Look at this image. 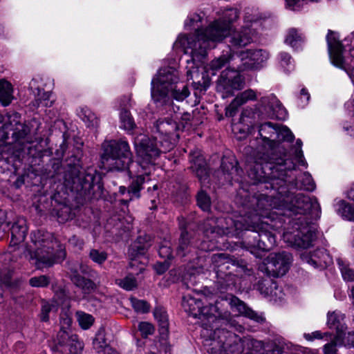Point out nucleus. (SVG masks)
<instances>
[{"label":"nucleus","mask_w":354,"mask_h":354,"mask_svg":"<svg viewBox=\"0 0 354 354\" xmlns=\"http://www.w3.org/2000/svg\"><path fill=\"white\" fill-rule=\"evenodd\" d=\"M77 321L83 329H88L93 323V318L91 315L83 312L77 313Z\"/></svg>","instance_id":"obj_46"},{"label":"nucleus","mask_w":354,"mask_h":354,"mask_svg":"<svg viewBox=\"0 0 354 354\" xmlns=\"http://www.w3.org/2000/svg\"><path fill=\"white\" fill-rule=\"evenodd\" d=\"M291 261L292 256L286 252L270 254L266 259V271L272 277L283 276L288 272Z\"/></svg>","instance_id":"obj_15"},{"label":"nucleus","mask_w":354,"mask_h":354,"mask_svg":"<svg viewBox=\"0 0 354 354\" xmlns=\"http://www.w3.org/2000/svg\"><path fill=\"white\" fill-rule=\"evenodd\" d=\"M71 279L73 283L78 288H81L84 294H88L96 288L93 281L80 276L76 269H71Z\"/></svg>","instance_id":"obj_28"},{"label":"nucleus","mask_w":354,"mask_h":354,"mask_svg":"<svg viewBox=\"0 0 354 354\" xmlns=\"http://www.w3.org/2000/svg\"><path fill=\"white\" fill-rule=\"evenodd\" d=\"M155 319L159 324V332L162 338H166L168 335V317L166 311L160 307H157L153 311Z\"/></svg>","instance_id":"obj_31"},{"label":"nucleus","mask_w":354,"mask_h":354,"mask_svg":"<svg viewBox=\"0 0 354 354\" xmlns=\"http://www.w3.org/2000/svg\"><path fill=\"white\" fill-rule=\"evenodd\" d=\"M343 279L348 281H354V270L350 268L349 265L342 259H337Z\"/></svg>","instance_id":"obj_40"},{"label":"nucleus","mask_w":354,"mask_h":354,"mask_svg":"<svg viewBox=\"0 0 354 354\" xmlns=\"http://www.w3.org/2000/svg\"><path fill=\"white\" fill-rule=\"evenodd\" d=\"M178 81V72L176 69L167 67L160 69L151 81V94L156 103H165L170 93V90Z\"/></svg>","instance_id":"obj_11"},{"label":"nucleus","mask_w":354,"mask_h":354,"mask_svg":"<svg viewBox=\"0 0 354 354\" xmlns=\"http://www.w3.org/2000/svg\"><path fill=\"white\" fill-rule=\"evenodd\" d=\"M120 115L122 127L125 130H132L135 124L130 113L126 109H122Z\"/></svg>","instance_id":"obj_42"},{"label":"nucleus","mask_w":354,"mask_h":354,"mask_svg":"<svg viewBox=\"0 0 354 354\" xmlns=\"http://www.w3.org/2000/svg\"><path fill=\"white\" fill-rule=\"evenodd\" d=\"M269 57L268 52L263 49H250L241 52L238 58L242 62V66H238L236 70L227 68L221 73L217 82V91L221 93L223 98L233 95L234 92L241 90L244 84V80L240 75V71L246 69H259L263 67Z\"/></svg>","instance_id":"obj_6"},{"label":"nucleus","mask_w":354,"mask_h":354,"mask_svg":"<svg viewBox=\"0 0 354 354\" xmlns=\"http://www.w3.org/2000/svg\"><path fill=\"white\" fill-rule=\"evenodd\" d=\"M234 58L231 55H222L221 56L213 59L206 67V71H212V75H215L223 66Z\"/></svg>","instance_id":"obj_35"},{"label":"nucleus","mask_w":354,"mask_h":354,"mask_svg":"<svg viewBox=\"0 0 354 354\" xmlns=\"http://www.w3.org/2000/svg\"><path fill=\"white\" fill-rule=\"evenodd\" d=\"M94 349L98 353L102 354H117V351L111 348L106 343L104 335L102 333H97L93 342Z\"/></svg>","instance_id":"obj_33"},{"label":"nucleus","mask_w":354,"mask_h":354,"mask_svg":"<svg viewBox=\"0 0 354 354\" xmlns=\"http://www.w3.org/2000/svg\"><path fill=\"white\" fill-rule=\"evenodd\" d=\"M211 259L217 277L226 282L232 280V277L237 276L241 272L250 274V270L245 266H239L223 253L215 254Z\"/></svg>","instance_id":"obj_13"},{"label":"nucleus","mask_w":354,"mask_h":354,"mask_svg":"<svg viewBox=\"0 0 354 354\" xmlns=\"http://www.w3.org/2000/svg\"><path fill=\"white\" fill-rule=\"evenodd\" d=\"M279 62L281 66L286 71H290L294 68L291 56L284 52H281L279 54Z\"/></svg>","instance_id":"obj_47"},{"label":"nucleus","mask_w":354,"mask_h":354,"mask_svg":"<svg viewBox=\"0 0 354 354\" xmlns=\"http://www.w3.org/2000/svg\"><path fill=\"white\" fill-rule=\"evenodd\" d=\"M138 330L142 337H147L149 335L153 334L154 328L152 324L149 322H142L138 324Z\"/></svg>","instance_id":"obj_53"},{"label":"nucleus","mask_w":354,"mask_h":354,"mask_svg":"<svg viewBox=\"0 0 354 354\" xmlns=\"http://www.w3.org/2000/svg\"><path fill=\"white\" fill-rule=\"evenodd\" d=\"M30 238V242L26 247L24 255L37 269L51 267L65 258L64 250L54 252L57 241L53 234L36 230L31 232Z\"/></svg>","instance_id":"obj_7"},{"label":"nucleus","mask_w":354,"mask_h":354,"mask_svg":"<svg viewBox=\"0 0 354 354\" xmlns=\"http://www.w3.org/2000/svg\"><path fill=\"white\" fill-rule=\"evenodd\" d=\"M155 268L158 274L164 273L168 269V264L165 262L157 263Z\"/></svg>","instance_id":"obj_62"},{"label":"nucleus","mask_w":354,"mask_h":354,"mask_svg":"<svg viewBox=\"0 0 354 354\" xmlns=\"http://www.w3.org/2000/svg\"><path fill=\"white\" fill-rule=\"evenodd\" d=\"M239 17L237 9L227 8L224 10L222 18L214 20L207 28H197L193 34L179 35L174 48H180L185 54L189 55L190 59L186 62L188 64L192 62L198 68L205 57L207 49L214 48L216 43L222 41L227 36L232 24Z\"/></svg>","instance_id":"obj_3"},{"label":"nucleus","mask_w":354,"mask_h":354,"mask_svg":"<svg viewBox=\"0 0 354 354\" xmlns=\"http://www.w3.org/2000/svg\"><path fill=\"white\" fill-rule=\"evenodd\" d=\"M218 301H221V304H223L222 309L224 311H227L224 308L225 303H226L230 306L232 311L236 313L239 315L245 316L257 322H260L262 320V318L260 316H259L252 310L249 308L243 301H241L238 297L235 296L230 295L227 297L225 299H222L218 300Z\"/></svg>","instance_id":"obj_18"},{"label":"nucleus","mask_w":354,"mask_h":354,"mask_svg":"<svg viewBox=\"0 0 354 354\" xmlns=\"http://www.w3.org/2000/svg\"><path fill=\"white\" fill-rule=\"evenodd\" d=\"M205 301L201 298H196L189 295L183 296L182 306L185 312L194 317H202L207 319L208 323H203V326L207 330H212L216 323L221 322V325L232 324L230 323L231 315L230 312L222 309L223 306L221 301L216 300L214 305L203 306Z\"/></svg>","instance_id":"obj_8"},{"label":"nucleus","mask_w":354,"mask_h":354,"mask_svg":"<svg viewBox=\"0 0 354 354\" xmlns=\"http://www.w3.org/2000/svg\"><path fill=\"white\" fill-rule=\"evenodd\" d=\"M259 135L264 141H268V145L271 149L275 148L278 144V140H283L288 142H292L294 140V135L290 130L283 127L280 128L277 124L272 122H266L259 127Z\"/></svg>","instance_id":"obj_14"},{"label":"nucleus","mask_w":354,"mask_h":354,"mask_svg":"<svg viewBox=\"0 0 354 354\" xmlns=\"http://www.w3.org/2000/svg\"><path fill=\"white\" fill-rule=\"evenodd\" d=\"M347 196L349 199L354 201V183L352 185L351 188L347 192Z\"/></svg>","instance_id":"obj_63"},{"label":"nucleus","mask_w":354,"mask_h":354,"mask_svg":"<svg viewBox=\"0 0 354 354\" xmlns=\"http://www.w3.org/2000/svg\"><path fill=\"white\" fill-rule=\"evenodd\" d=\"M335 211L344 219L354 221V205L340 200L335 205Z\"/></svg>","instance_id":"obj_34"},{"label":"nucleus","mask_w":354,"mask_h":354,"mask_svg":"<svg viewBox=\"0 0 354 354\" xmlns=\"http://www.w3.org/2000/svg\"><path fill=\"white\" fill-rule=\"evenodd\" d=\"M202 17L198 14H194L192 16L189 17L185 22V26L186 28H198V23L201 21Z\"/></svg>","instance_id":"obj_54"},{"label":"nucleus","mask_w":354,"mask_h":354,"mask_svg":"<svg viewBox=\"0 0 354 354\" xmlns=\"http://www.w3.org/2000/svg\"><path fill=\"white\" fill-rule=\"evenodd\" d=\"M266 197L257 200V209L254 212H245L236 218L232 217L207 219L204 224L205 232L208 234L239 235L246 231L243 241V247L257 257L261 252L272 250L276 244V237L272 226L261 218L268 217V209L265 207Z\"/></svg>","instance_id":"obj_1"},{"label":"nucleus","mask_w":354,"mask_h":354,"mask_svg":"<svg viewBox=\"0 0 354 354\" xmlns=\"http://www.w3.org/2000/svg\"><path fill=\"white\" fill-rule=\"evenodd\" d=\"M50 278L46 275L33 277L29 279V284L34 288L47 287L50 283Z\"/></svg>","instance_id":"obj_45"},{"label":"nucleus","mask_w":354,"mask_h":354,"mask_svg":"<svg viewBox=\"0 0 354 354\" xmlns=\"http://www.w3.org/2000/svg\"><path fill=\"white\" fill-rule=\"evenodd\" d=\"M213 330L214 337L217 336L221 344V351L225 354H253V352H259L264 348L261 341L250 337L240 339L234 333L217 328L216 326Z\"/></svg>","instance_id":"obj_10"},{"label":"nucleus","mask_w":354,"mask_h":354,"mask_svg":"<svg viewBox=\"0 0 354 354\" xmlns=\"http://www.w3.org/2000/svg\"><path fill=\"white\" fill-rule=\"evenodd\" d=\"M236 163V162L234 158H223L221 162V167L223 171L229 174H232L234 172L237 171Z\"/></svg>","instance_id":"obj_48"},{"label":"nucleus","mask_w":354,"mask_h":354,"mask_svg":"<svg viewBox=\"0 0 354 354\" xmlns=\"http://www.w3.org/2000/svg\"><path fill=\"white\" fill-rule=\"evenodd\" d=\"M254 165L252 162L247 165L248 175L256 181H261L264 177L280 178L276 176L275 171L292 170L295 164L283 158L270 157L268 154L258 152L254 158Z\"/></svg>","instance_id":"obj_9"},{"label":"nucleus","mask_w":354,"mask_h":354,"mask_svg":"<svg viewBox=\"0 0 354 354\" xmlns=\"http://www.w3.org/2000/svg\"><path fill=\"white\" fill-rule=\"evenodd\" d=\"M310 97V96L308 91L304 88H301L299 95L300 105L302 106H305L309 101Z\"/></svg>","instance_id":"obj_58"},{"label":"nucleus","mask_w":354,"mask_h":354,"mask_svg":"<svg viewBox=\"0 0 354 354\" xmlns=\"http://www.w3.org/2000/svg\"><path fill=\"white\" fill-rule=\"evenodd\" d=\"M304 337L308 341H312L315 339H322V335L319 331H315L312 333H305Z\"/></svg>","instance_id":"obj_60"},{"label":"nucleus","mask_w":354,"mask_h":354,"mask_svg":"<svg viewBox=\"0 0 354 354\" xmlns=\"http://www.w3.org/2000/svg\"><path fill=\"white\" fill-rule=\"evenodd\" d=\"M354 343V333L348 332V337H342V339H337V335L335 336V339L330 343L325 344L324 346V354H337V344H344L345 346L353 345Z\"/></svg>","instance_id":"obj_30"},{"label":"nucleus","mask_w":354,"mask_h":354,"mask_svg":"<svg viewBox=\"0 0 354 354\" xmlns=\"http://www.w3.org/2000/svg\"><path fill=\"white\" fill-rule=\"evenodd\" d=\"M295 186L297 189L313 191L315 189V184L312 176L307 172L303 173L299 179L295 182Z\"/></svg>","instance_id":"obj_36"},{"label":"nucleus","mask_w":354,"mask_h":354,"mask_svg":"<svg viewBox=\"0 0 354 354\" xmlns=\"http://www.w3.org/2000/svg\"><path fill=\"white\" fill-rule=\"evenodd\" d=\"M104 152L102 155L103 167L108 170H128L129 176L132 181L128 187V195L130 200L140 198V191L143 184L148 180L145 176L151 173V167L154 165L155 160L151 163L141 164L140 158L138 157V162L133 160V154L127 141L111 140L104 145Z\"/></svg>","instance_id":"obj_4"},{"label":"nucleus","mask_w":354,"mask_h":354,"mask_svg":"<svg viewBox=\"0 0 354 354\" xmlns=\"http://www.w3.org/2000/svg\"><path fill=\"white\" fill-rule=\"evenodd\" d=\"M150 246L149 237L147 235L139 236L131 245L129 250V255L131 257L129 267L132 270L141 264L136 258L140 255H143Z\"/></svg>","instance_id":"obj_20"},{"label":"nucleus","mask_w":354,"mask_h":354,"mask_svg":"<svg viewBox=\"0 0 354 354\" xmlns=\"http://www.w3.org/2000/svg\"><path fill=\"white\" fill-rule=\"evenodd\" d=\"M60 322L63 324V326L61 328V330H64V326H66V327H69L71 326L72 323V319L68 315H64V317H61Z\"/></svg>","instance_id":"obj_61"},{"label":"nucleus","mask_w":354,"mask_h":354,"mask_svg":"<svg viewBox=\"0 0 354 354\" xmlns=\"http://www.w3.org/2000/svg\"><path fill=\"white\" fill-rule=\"evenodd\" d=\"M191 162L190 168L196 174L202 182L205 180L208 176V171L205 158L199 150H195L190 153Z\"/></svg>","instance_id":"obj_24"},{"label":"nucleus","mask_w":354,"mask_h":354,"mask_svg":"<svg viewBox=\"0 0 354 354\" xmlns=\"http://www.w3.org/2000/svg\"><path fill=\"white\" fill-rule=\"evenodd\" d=\"M302 141L300 139H298L296 141L295 146L294 147V156L295 160L302 166H306V162L304 160L303 151L301 150Z\"/></svg>","instance_id":"obj_50"},{"label":"nucleus","mask_w":354,"mask_h":354,"mask_svg":"<svg viewBox=\"0 0 354 354\" xmlns=\"http://www.w3.org/2000/svg\"><path fill=\"white\" fill-rule=\"evenodd\" d=\"M158 253L163 259H170L172 257V251L169 243L166 242L165 244L160 246Z\"/></svg>","instance_id":"obj_55"},{"label":"nucleus","mask_w":354,"mask_h":354,"mask_svg":"<svg viewBox=\"0 0 354 354\" xmlns=\"http://www.w3.org/2000/svg\"><path fill=\"white\" fill-rule=\"evenodd\" d=\"M344 319V315L339 311L329 312L328 313L327 324L329 328L336 330L337 339H342V337H348V333L346 332V326Z\"/></svg>","instance_id":"obj_26"},{"label":"nucleus","mask_w":354,"mask_h":354,"mask_svg":"<svg viewBox=\"0 0 354 354\" xmlns=\"http://www.w3.org/2000/svg\"><path fill=\"white\" fill-rule=\"evenodd\" d=\"M197 204L198 207L205 212H208L211 207V200L209 196L203 190L198 192L197 195Z\"/></svg>","instance_id":"obj_43"},{"label":"nucleus","mask_w":354,"mask_h":354,"mask_svg":"<svg viewBox=\"0 0 354 354\" xmlns=\"http://www.w3.org/2000/svg\"><path fill=\"white\" fill-rule=\"evenodd\" d=\"M14 99L13 87L12 84L5 80H0V103L3 106H8Z\"/></svg>","instance_id":"obj_32"},{"label":"nucleus","mask_w":354,"mask_h":354,"mask_svg":"<svg viewBox=\"0 0 354 354\" xmlns=\"http://www.w3.org/2000/svg\"><path fill=\"white\" fill-rule=\"evenodd\" d=\"M283 348L279 345H275V348H274L271 354H281L282 353Z\"/></svg>","instance_id":"obj_64"},{"label":"nucleus","mask_w":354,"mask_h":354,"mask_svg":"<svg viewBox=\"0 0 354 354\" xmlns=\"http://www.w3.org/2000/svg\"><path fill=\"white\" fill-rule=\"evenodd\" d=\"M190 235L187 231L183 230L179 239V245L177 248V254L180 257H185L186 252L190 247Z\"/></svg>","instance_id":"obj_39"},{"label":"nucleus","mask_w":354,"mask_h":354,"mask_svg":"<svg viewBox=\"0 0 354 354\" xmlns=\"http://www.w3.org/2000/svg\"><path fill=\"white\" fill-rule=\"evenodd\" d=\"M303 261L314 268H324L332 263V259L324 248L317 249L312 254L306 252L301 254Z\"/></svg>","instance_id":"obj_19"},{"label":"nucleus","mask_w":354,"mask_h":354,"mask_svg":"<svg viewBox=\"0 0 354 354\" xmlns=\"http://www.w3.org/2000/svg\"><path fill=\"white\" fill-rule=\"evenodd\" d=\"M8 229V223L6 222L4 216L0 214V240L6 236Z\"/></svg>","instance_id":"obj_57"},{"label":"nucleus","mask_w":354,"mask_h":354,"mask_svg":"<svg viewBox=\"0 0 354 354\" xmlns=\"http://www.w3.org/2000/svg\"><path fill=\"white\" fill-rule=\"evenodd\" d=\"M257 98V93L251 88L247 89L236 95L225 109V115L233 117L237 113L239 107Z\"/></svg>","instance_id":"obj_22"},{"label":"nucleus","mask_w":354,"mask_h":354,"mask_svg":"<svg viewBox=\"0 0 354 354\" xmlns=\"http://www.w3.org/2000/svg\"><path fill=\"white\" fill-rule=\"evenodd\" d=\"M303 41L302 34L295 28H291L288 31L285 42L292 48H297Z\"/></svg>","instance_id":"obj_38"},{"label":"nucleus","mask_w":354,"mask_h":354,"mask_svg":"<svg viewBox=\"0 0 354 354\" xmlns=\"http://www.w3.org/2000/svg\"><path fill=\"white\" fill-rule=\"evenodd\" d=\"M44 80L41 77H33L29 84V88L35 96L32 102L33 107H51L55 100L52 98V93L44 90Z\"/></svg>","instance_id":"obj_17"},{"label":"nucleus","mask_w":354,"mask_h":354,"mask_svg":"<svg viewBox=\"0 0 354 354\" xmlns=\"http://www.w3.org/2000/svg\"><path fill=\"white\" fill-rule=\"evenodd\" d=\"M256 288L265 297H270L274 299H281L279 295L281 291L278 288L277 283L270 278L259 280L256 285Z\"/></svg>","instance_id":"obj_27"},{"label":"nucleus","mask_w":354,"mask_h":354,"mask_svg":"<svg viewBox=\"0 0 354 354\" xmlns=\"http://www.w3.org/2000/svg\"><path fill=\"white\" fill-rule=\"evenodd\" d=\"M89 257L95 263L97 264H102L106 260L107 254L104 251L92 249L89 252Z\"/></svg>","instance_id":"obj_51"},{"label":"nucleus","mask_w":354,"mask_h":354,"mask_svg":"<svg viewBox=\"0 0 354 354\" xmlns=\"http://www.w3.org/2000/svg\"><path fill=\"white\" fill-rule=\"evenodd\" d=\"M137 267L138 271L135 269L134 273H130L124 278L115 279V284L127 291L132 290L137 288L138 283L136 277H134V274L138 275V274L142 273L145 270V265L140 264Z\"/></svg>","instance_id":"obj_29"},{"label":"nucleus","mask_w":354,"mask_h":354,"mask_svg":"<svg viewBox=\"0 0 354 354\" xmlns=\"http://www.w3.org/2000/svg\"><path fill=\"white\" fill-rule=\"evenodd\" d=\"M254 115V112L251 109H245L243 110L241 118H240V122L241 123H245V118H251Z\"/></svg>","instance_id":"obj_59"},{"label":"nucleus","mask_w":354,"mask_h":354,"mask_svg":"<svg viewBox=\"0 0 354 354\" xmlns=\"http://www.w3.org/2000/svg\"><path fill=\"white\" fill-rule=\"evenodd\" d=\"M11 239L10 247H15L22 243L26 236L28 227L24 217L17 216L13 221L11 227Z\"/></svg>","instance_id":"obj_23"},{"label":"nucleus","mask_w":354,"mask_h":354,"mask_svg":"<svg viewBox=\"0 0 354 354\" xmlns=\"http://www.w3.org/2000/svg\"><path fill=\"white\" fill-rule=\"evenodd\" d=\"M84 348V344L76 335H69L66 330H60L57 336L55 348L64 354H79Z\"/></svg>","instance_id":"obj_16"},{"label":"nucleus","mask_w":354,"mask_h":354,"mask_svg":"<svg viewBox=\"0 0 354 354\" xmlns=\"http://www.w3.org/2000/svg\"><path fill=\"white\" fill-rule=\"evenodd\" d=\"M245 25L238 30H230L229 37V46L235 50L243 48L252 43L257 36V28L261 23L257 18L250 17L246 14L244 19Z\"/></svg>","instance_id":"obj_12"},{"label":"nucleus","mask_w":354,"mask_h":354,"mask_svg":"<svg viewBox=\"0 0 354 354\" xmlns=\"http://www.w3.org/2000/svg\"><path fill=\"white\" fill-rule=\"evenodd\" d=\"M283 189L281 187L279 192V203L274 202V208L281 211L279 214L292 218L289 222L291 227L283 233V240L292 246L307 248L316 238V228L312 224L311 217L320 211L319 204L316 198L303 194L283 195Z\"/></svg>","instance_id":"obj_2"},{"label":"nucleus","mask_w":354,"mask_h":354,"mask_svg":"<svg viewBox=\"0 0 354 354\" xmlns=\"http://www.w3.org/2000/svg\"><path fill=\"white\" fill-rule=\"evenodd\" d=\"M173 109L174 111V115L173 118H174V120L176 122L178 120H181L180 124H178V125H180V130H183L185 127V126L188 123V122L190 121L192 116H191L190 113H189L187 112H184L183 113H177V112H176V111H174V108H173Z\"/></svg>","instance_id":"obj_52"},{"label":"nucleus","mask_w":354,"mask_h":354,"mask_svg":"<svg viewBox=\"0 0 354 354\" xmlns=\"http://www.w3.org/2000/svg\"><path fill=\"white\" fill-rule=\"evenodd\" d=\"M131 306L138 313H145L149 310V305L145 300H140L134 297L130 298Z\"/></svg>","instance_id":"obj_44"},{"label":"nucleus","mask_w":354,"mask_h":354,"mask_svg":"<svg viewBox=\"0 0 354 354\" xmlns=\"http://www.w3.org/2000/svg\"><path fill=\"white\" fill-rule=\"evenodd\" d=\"M77 114L88 127H94L97 125V118L88 107L80 108L78 110Z\"/></svg>","instance_id":"obj_37"},{"label":"nucleus","mask_w":354,"mask_h":354,"mask_svg":"<svg viewBox=\"0 0 354 354\" xmlns=\"http://www.w3.org/2000/svg\"><path fill=\"white\" fill-rule=\"evenodd\" d=\"M56 308V305L53 302L46 301H42L41 312L40 318L42 322H47L49 319V313Z\"/></svg>","instance_id":"obj_49"},{"label":"nucleus","mask_w":354,"mask_h":354,"mask_svg":"<svg viewBox=\"0 0 354 354\" xmlns=\"http://www.w3.org/2000/svg\"><path fill=\"white\" fill-rule=\"evenodd\" d=\"M260 103L261 105L263 106L266 112H268V110L272 111H273L272 115L276 118L281 120L285 119L286 111L274 95H270L268 96L261 97Z\"/></svg>","instance_id":"obj_25"},{"label":"nucleus","mask_w":354,"mask_h":354,"mask_svg":"<svg viewBox=\"0 0 354 354\" xmlns=\"http://www.w3.org/2000/svg\"><path fill=\"white\" fill-rule=\"evenodd\" d=\"M173 97L178 101H183L189 95L187 86L183 84L176 85L173 90H170Z\"/></svg>","instance_id":"obj_41"},{"label":"nucleus","mask_w":354,"mask_h":354,"mask_svg":"<svg viewBox=\"0 0 354 354\" xmlns=\"http://www.w3.org/2000/svg\"><path fill=\"white\" fill-rule=\"evenodd\" d=\"M305 0H286V7L291 10H298L304 5Z\"/></svg>","instance_id":"obj_56"},{"label":"nucleus","mask_w":354,"mask_h":354,"mask_svg":"<svg viewBox=\"0 0 354 354\" xmlns=\"http://www.w3.org/2000/svg\"><path fill=\"white\" fill-rule=\"evenodd\" d=\"M180 130L174 118L159 119L153 126L154 139H151L145 134H139L134 138V147L140 158L141 164L151 163L160 153H166L175 146L179 138L178 131Z\"/></svg>","instance_id":"obj_5"},{"label":"nucleus","mask_w":354,"mask_h":354,"mask_svg":"<svg viewBox=\"0 0 354 354\" xmlns=\"http://www.w3.org/2000/svg\"><path fill=\"white\" fill-rule=\"evenodd\" d=\"M8 121H6L5 118L0 114V123L5 121L3 125L6 131H12V137L16 140L26 138L29 133V129L25 125L21 124L19 121V115L15 113L12 115H7Z\"/></svg>","instance_id":"obj_21"}]
</instances>
